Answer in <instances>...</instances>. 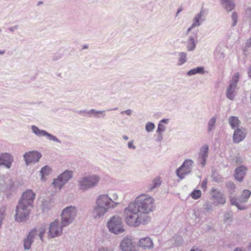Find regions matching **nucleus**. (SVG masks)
<instances>
[{
  "label": "nucleus",
  "instance_id": "obj_1",
  "mask_svg": "<svg viewBox=\"0 0 251 251\" xmlns=\"http://www.w3.org/2000/svg\"><path fill=\"white\" fill-rule=\"evenodd\" d=\"M154 208L153 199L147 194H141L125 209V222L128 226L134 227L147 224L150 221L148 214Z\"/></svg>",
  "mask_w": 251,
  "mask_h": 251
},
{
  "label": "nucleus",
  "instance_id": "obj_2",
  "mask_svg": "<svg viewBox=\"0 0 251 251\" xmlns=\"http://www.w3.org/2000/svg\"><path fill=\"white\" fill-rule=\"evenodd\" d=\"M35 198V193L30 189H27L23 193L16 208V221L20 223L28 220L31 208L33 207Z\"/></svg>",
  "mask_w": 251,
  "mask_h": 251
},
{
  "label": "nucleus",
  "instance_id": "obj_3",
  "mask_svg": "<svg viewBox=\"0 0 251 251\" xmlns=\"http://www.w3.org/2000/svg\"><path fill=\"white\" fill-rule=\"evenodd\" d=\"M96 206L93 208L92 215L95 219L103 216L109 209L116 207L119 202L113 201L107 194L100 195L96 201Z\"/></svg>",
  "mask_w": 251,
  "mask_h": 251
},
{
  "label": "nucleus",
  "instance_id": "obj_4",
  "mask_svg": "<svg viewBox=\"0 0 251 251\" xmlns=\"http://www.w3.org/2000/svg\"><path fill=\"white\" fill-rule=\"evenodd\" d=\"M99 180L100 177L96 175L82 177L78 180V189L82 192H85L96 187Z\"/></svg>",
  "mask_w": 251,
  "mask_h": 251
},
{
  "label": "nucleus",
  "instance_id": "obj_5",
  "mask_svg": "<svg viewBox=\"0 0 251 251\" xmlns=\"http://www.w3.org/2000/svg\"><path fill=\"white\" fill-rule=\"evenodd\" d=\"M77 215V209L73 206L64 208L61 213V222L62 226H67L75 220Z\"/></svg>",
  "mask_w": 251,
  "mask_h": 251
},
{
  "label": "nucleus",
  "instance_id": "obj_6",
  "mask_svg": "<svg viewBox=\"0 0 251 251\" xmlns=\"http://www.w3.org/2000/svg\"><path fill=\"white\" fill-rule=\"evenodd\" d=\"M109 231L115 234H119L125 231L122 219L119 216L110 218L107 223Z\"/></svg>",
  "mask_w": 251,
  "mask_h": 251
},
{
  "label": "nucleus",
  "instance_id": "obj_7",
  "mask_svg": "<svg viewBox=\"0 0 251 251\" xmlns=\"http://www.w3.org/2000/svg\"><path fill=\"white\" fill-rule=\"evenodd\" d=\"M73 176V171L68 170H65L62 174L59 175L56 178L53 179L52 184L54 188L60 190Z\"/></svg>",
  "mask_w": 251,
  "mask_h": 251
},
{
  "label": "nucleus",
  "instance_id": "obj_8",
  "mask_svg": "<svg viewBox=\"0 0 251 251\" xmlns=\"http://www.w3.org/2000/svg\"><path fill=\"white\" fill-rule=\"evenodd\" d=\"M239 80V74L236 73L232 76L229 82V85L226 90V96L230 100H234L236 94L235 90L237 88V85Z\"/></svg>",
  "mask_w": 251,
  "mask_h": 251
},
{
  "label": "nucleus",
  "instance_id": "obj_9",
  "mask_svg": "<svg viewBox=\"0 0 251 251\" xmlns=\"http://www.w3.org/2000/svg\"><path fill=\"white\" fill-rule=\"evenodd\" d=\"M193 161L191 159H186L182 164L176 170L177 176L181 179L191 173Z\"/></svg>",
  "mask_w": 251,
  "mask_h": 251
},
{
  "label": "nucleus",
  "instance_id": "obj_10",
  "mask_svg": "<svg viewBox=\"0 0 251 251\" xmlns=\"http://www.w3.org/2000/svg\"><path fill=\"white\" fill-rule=\"evenodd\" d=\"M65 226H62V222L60 224L58 220L56 219L50 225L48 232L49 236L53 238L60 236L62 233L63 228Z\"/></svg>",
  "mask_w": 251,
  "mask_h": 251
},
{
  "label": "nucleus",
  "instance_id": "obj_11",
  "mask_svg": "<svg viewBox=\"0 0 251 251\" xmlns=\"http://www.w3.org/2000/svg\"><path fill=\"white\" fill-rule=\"evenodd\" d=\"M32 132L38 137H47V138L50 141H53L58 143H61V141L55 136L48 132L47 131L43 129H40L37 126L33 125L31 126Z\"/></svg>",
  "mask_w": 251,
  "mask_h": 251
},
{
  "label": "nucleus",
  "instance_id": "obj_12",
  "mask_svg": "<svg viewBox=\"0 0 251 251\" xmlns=\"http://www.w3.org/2000/svg\"><path fill=\"white\" fill-rule=\"evenodd\" d=\"M204 10L202 8L201 11L196 14L193 20V24L187 30V34H188L194 28L200 26L205 20L204 16Z\"/></svg>",
  "mask_w": 251,
  "mask_h": 251
},
{
  "label": "nucleus",
  "instance_id": "obj_13",
  "mask_svg": "<svg viewBox=\"0 0 251 251\" xmlns=\"http://www.w3.org/2000/svg\"><path fill=\"white\" fill-rule=\"evenodd\" d=\"M41 154L36 151L26 152L24 155V158L26 165L38 162L41 157Z\"/></svg>",
  "mask_w": 251,
  "mask_h": 251
},
{
  "label": "nucleus",
  "instance_id": "obj_14",
  "mask_svg": "<svg viewBox=\"0 0 251 251\" xmlns=\"http://www.w3.org/2000/svg\"><path fill=\"white\" fill-rule=\"evenodd\" d=\"M198 37V30H194L192 33H190L186 42V48L188 51H192L195 50Z\"/></svg>",
  "mask_w": 251,
  "mask_h": 251
},
{
  "label": "nucleus",
  "instance_id": "obj_15",
  "mask_svg": "<svg viewBox=\"0 0 251 251\" xmlns=\"http://www.w3.org/2000/svg\"><path fill=\"white\" fill-rule=\"evenodd\" d=\"M209 151V147L207 145H205L200 149L198 154V162L201 165L202 167H204L206 165V161L208 157Z\"/></svg>",
  "mask_w": 251,
  "mask_h": 251
},
{
  "label": "nucleus",
  "instance_id": "obj_16",
  "mask_svg": "<svg viewBox=\"0 0 251 251\" xmlns=\"http://www.w3.org/2000/svg\"><path fill=\"white\" fill-rule=\"evenodd\" d=\"M13 161V157L10 153L5 152L0 154V166H4L9 169L11 167Z\"/></svg>",
  "mask_w": 251,
  "mask_h": 251
},
{
  "label": "nucleus",
  "instance_id": "obj_17",
  "mask_svg": "<svg viewBox=\"0 0 251 251\" xmlns=\"http://www.w3.org/2000/svg\"><path fill=\"white\" fill-rule=\"evenodd\" d=\"M36 235L35 229H32L24 239V248L25 250H29L33 242L34 238Z\"/></svg>",
  "mask_w": 251,
  "mask_h": 251
},
{
  "label": "nucleus",
  "instance_id": "obj_18",
  "mask_svg": "<svg viewBox=\"0 0 251 251\" xmlns=\"http://www.w3.org/2000/svg\"><path fill=\"white\" fill-rule=\"evenodd\" d=\"M211 195L218 204L224 205L226 203L225 197L219 189L212 188L211 190Z\"/></svg>",
  "mask_w": 251,
  "mask_h": 251
},
{
  "label": "nucleus",
  "instance_id": "obj_19",
  "mask_svg": "<svg viewBox=\"0 0 251 251\" xmlns=\"http://www.w3.org/2000/svg\"><path fill=\"white\" fill-rule=\"evenodd\" d=\"M122 251H135L134 246L130 239L125 238L120 244Z\"/></svg>",
  "mask_w": 251,
  "mask_h": 251
},
{
  "label": "nucleus",
  "instance_id": "obj_20",
  "mask_svg": "<svg viewBox=\"0 0 251 251\" xmlns=\"http://www.w3.org/2000/svg\"><path fill=\"white\" fill-rule=\"evenodd\" d=\"M246 136V133L241 128H237L235 129L233 135V141L234 143H239L243 141Z\"/></svg>",
  "mask_w": 251,
  "mask_h": 251
},
{
  "label": "nucleus",
  "instance_id": "obj_21",
  "mask_svg": "<svg viewBox=\"0 0 251 251\" xmlns=\"http://www.w3.org/2000/svg\"><path fill=\"white\" fill-rule=\"evenodd\" d=\"M247 168L244 166H240L235 170L234 176L235 179L241 182L243 180L246 174Z\"/></svg>",
  "mask_w": 251,
  "mask_h": 251
},
{
  "label": "nucleus",
  "instance_id": "obj_22",
  "mask_svg": "<svg viewBox=\"0 0 251 251\" xmlns=\"http://www.w3.org/2000/svg\"><path fill=\"white\" fill-rule=\"evenodd\" d=\"M139 245L145 250L151 249L153 247L152 240L148 237L140 239L139 241Z\"/></svg>",
  "mask_w": 251,
  "mask_h": 251
},
{
  "label": "nucleus",
  "instance_id": "obj_23",
  "mask_svg": "<svg viewBox=\"0 0 251 251\" xmlns=\"http://www.w3.org/2000/svg\"><path fill=\"white\" fill-rule=\"evenodd\" d=\"M222 6L228 12L233 10L235 7V3L232 0H221Z\"/></svg>",
  "mask_w": 251,
  "mask_h": 251
},
{
  "label": "nucleus",
  "instance_id": "obj_24",
  "mask_svg": "<svg viewBox=\"0 0 251 251\" xmlns=\"http://www.w3.org/2000/svg\"><path fill=\"white\" fill-rule=\"evenodd\" d=\"M105 110H97L95 109H92L88 110L87 116L88 117H93L96 118H100L99 115L101 114L102 115V117H104L105 116Z\"/></svg>",
  "mask_w": 251,
  "mask_h": 251
},
{
  "label": "nucleus",
  "instance_id": "obj_25",
  "mask_svg": "<svg viewBox=\"0 0 251 251\" xmlns=\"http://www.w3.org/2000/svg\"><path fill=\"white\" fill-rule=\"evenodd\" d=\"M205 73L204 68L203 67L200 66L195 68L191 69L187 72V75L191 76L196 74L203 75Z\"/></svg>",
  "mask_w": 251,
  "mask_h": 251
},
{
  "label": "nucleus",
  "instance_id": "obj_26",
  "mask_svg": "<svg viewBox=\"0 0 251 251\" xmlns=\"http://www.w3.org/2000/svg\"><path fill=\"white\" fill-rule=\"evenodd\" d=\"M251 195V192L249 190L245 189L243 190L241 196L237 200L240 202H246Z\"/></svg>",
  "mask_w": 251,
  "mask_h": 251
},
{
  "label": "nucleus",
  "instance_id": "obj_27",
  "mask_svg": "<svg viewBox=\"0 0 251 251\" xmlns=\"http://www.w3.org/2000/svg\"><path fill=\"white\" fill-rule=\"evenodd\" d=\"M161 183L160 177H156L153 179L148 186V191H151L155 188L159 187Z\"/></svg>",
  "mask_w": 251,
  "mask_h": 251
},
{
  "label": "nucleus",
  "instance_id": "obj_28",
  "mask_svg": "<svg viewBox=\"0 0 251 251\" xmlns=\"http://www.w3.org/2000/svg\"><path fill=\"white\" fill-rule=\"evenodd\" d=\"M229 124L232 129L238 127L240 124L238 118L236 116H230L228 118Z\"/></svg>",
  "mask_w": 251,
  "mask_h": 251
},
{
  "label": "nucleus",
  "instance_id": "obj_29",
  "mask_svg": "<svg viewBox=\"0 0 251 251\" xmlns=\"http://www.w3.org/2000/svg\"><path fill=\"white\" fill-rule=\"evenodd\" d=\"M187 54L185 52H180L178 53L177 66H182L187 61Z\"/></svg>",
  "mask_w": 251,
  "mask_h": 251
},
{
  "label": "nucleus",
  "instance_id": "obj_30",
  "mask_svg": "<svg viewBox=\"0 0 251 251\" xmlns=\"http://www.w3.org/2000/svg\"><path fill=\"white\" fill-rule=\"evenodd\" d=\"M217 119L216 116L212 117L208 122L207 123V132H210L215 128L216 122Z\"/></svg>",
  "mask_w": 251,
  "mask_h": 251
},
{
  "label": "nucleus",
  "instance_id": "obj_31",
  "mask_svg": "<svg viewBox=\"0 0 251 251\" xmlns=\"http://www.w3.org/2000/svg\"><path fill=\"white\" fill-rule=\"evenodd\" d=\"M226 187L230 194L229 197H232V195L234 194L236 190V186L234 183L231 181H227L226 183Z\"/></svg>",
  "mask_w": 251,
  "mask_h": 251
},
{
  "label": "nucleus",
  "instance_id": "obj_32",
  "mask_svg": "<svg viewBox=\"0 0 251 251\" xmlns=\"http://www.w3.org/2000/svg\"><path fill=\"white\" fill-rule=\"evenodd\" d=\"M230 201L231 205L236 206L239 210H243L246 208L245 206L242 205L239 203L240 202L235 197L230 196Z\"/></svg>",
  "mask_w": 251,
  "mask_h": 251
},
{
  "label": "nucleus",
  "instance_id": "obj_33",
  "mask_svg": "<svg viewBox=\"0 0 251 251\" xmlns=\"http://www.w3.org/2000/svg\"><path fill=\"white\" fill-rule=\"evenodd\" d=\"M214 55L215 59L218 60H223L225 57L224 52L220 48L216 49L214 51Z\"/></svg>",
  "mask_w": 251,
  "mask_h": 251
},
{
  "label": "nucleus",
  "instance_id": "obj_34",
  "mask_svg": "<svg viewBox=\"0 0 251 251\" xmlns=\"http://www.w3.org/2000/svg\"><path fill=\"white\" fill-rule=\"evenodd\" d=\"M51 171V168L47 165L42 168L40 172L41 175V179L43 180L44 177L49 175L50 174Z\"/></svg>",
  "mask_w": 251,
  "mask_h": 251
},
{
  "label": "nucleus",
  "instance_id": "obj_35",
  "mask_svg": "<svg viewBox=\"0 0 251 251\" xmlns=\"http://www.w3.org/2000/svg\"><path fill=\"white\" fill-rule=\"evenodd\" d=\"M203 209L206 212H210L212 211L213 206L212 204L209 202V201H206L202 206Z\"/></svg>",
  "mask_w": 251,
  "mask_h": 251
},
{
  "label": "nucleus",
  "instance_id": "obj_36",
  "mask_svg": "<svg viewBox=\"0 0 251 251\" xmlns=\"http://www.w3.org/2000/svg\"><path fill=\"white\" fill-rule=\"evenodd\" d=\"M201 195V192L200 190H194L191 193V196L193 199L197 200L199 199Z\"/></svg>",
  "mask_w": 251,
  "mask_h": 251
},
{
  "label": "nucleus",
  "instance_id": "obj_37",
  "mask_svg": "<svg viewBox=\"0 0 251 251\" xmlns=\"http://www.w3.org/2000/svg\"><path fill=\"white\" fill-rule=\"evenodd\" d=\"M155 128V125L152 122H148L145 126L146 130L148 132H152Z\"/></svg>",
  "mask_w": 251,
  "mask_h": 251
},
{
  "label": "nucleus",
  "instance_id": "obj_38",
  "mask_svg": "<svg viewBox=\"0 0 251 251\" xmlns=\"http://www.w3.org/2000/svg\"><path fill=\"white\" fill-rule=\"evenodd\" d=\"M224 220L225 222L230 223L232 221V214L230 212H226L224 216Z\"/></svg>",
  "mask_w": 251,
  "mask_h": 251
},
{
  "label": "nucleus",
  "instance_id": "obj_39",
  "mask_svg": "<svg viewBox=\"0 0 251 251\" xmlns=\"http://www.w3.org/2000/svg\"><path fill=\"white\" fill-rule=\"evenodd\" d=\"M238 15L236 12H233L231 15V20L232 21V26H234L237 23Z\"/></svg>",
  "mask_w": 251,
  "mask_h": 251
},
{
  "label": "nucleus",
  "instance_id": "obj_40",
  "mask_svg": "<svg viewBox=\"0 0 251 251\" xmlns=\"http://www.w3.org/2000/svg\"><path fill=\"white\" fill-rule=\"evenodd\" d=\"M166 130V126L161 123H159L158 124L157 129L156 130V132L157 133L163 134V132H164Z\"/></svg>",
  "mask_w": 251,
  "mask_h": 251
},
{
  "label": "nucleus",
  "instance_id": "obj_41",
  "mask_svg": "<svg viewBox=\"0 0 251 251\" xmlns=\"http://www.w3.org/2000/svg\"><path fill=\"white\" fill-rule=\"evenodd\" d=\"M213 180L217 182H220L221 181V178L219 175L213 174L212 176Z\"/></svg>",
  "mask_w": 251,
  "mask_h": 251
},
{
  "label": "nucleus",
  "instance_id": "obj_42",
  "mask_svg": "<svg viewBox=\"0 0 251 251\" xmlns=\"http://www.w3.org/2000/svg\"><path fill=\"white\" fill-rule=\"evenodd\" d=\"M133 141L128 142L127 143V146L129 149L135 150L136 149V147L133 145Z\"/></svg>",
  "mask_w": 251,
  "mask_h": 251
},
{
  "label": "nucleus",
  "instance_id": "obj_43",
  "mask_svg": "<svg viewBox=\"0 0 251 251\" xmlns=\"http://www.w3.org/2000/svg\"><path fill=\"white\" fill-rule=\"evenodd\" d=\"M76 112L79 114H81V115L84 114V116H86V115L87 116L88 110H79V111H77Z\"/></svg>",
  "mask_w": 251,
  "mask_h": 251
},
{
  "label": "nucleus",
  "instance_id": "obj_44",
  "mask_svg": "<svg viewBox=\"0 0 251 251\" xmlns=\"http://www.w3.org/2000/svg\"><path fill=\"white\" fill-rule=\"evenodd\" d=\"M246 14L248 17L251 19V6L246 9Z\"/></svg>",
  "mask_w": 251,
  "mask_h": 251
},
{
  "label": "nucleus",
  "instance_id": "obj_45",
  "mask_svg": "<svg viewBox=\"0 0 251 251\" xmlns=\"http://www.w3.org/2000/svg\"><path fill=\"white\" fill-rule=\"evenodd\" d=\"M126 114V115L130 116L132 113V111L131 109H128L126 111H123L121 112V114Z\"/></svg>",
  "mask_w": 251,
  "mask_h": 251
},
{
  "label": "nucleus",
  "instance_id": "obj_46",
  "mask_svg": "<svg viewBox=\"0 0 251 251\" xmlns=\"http://www.w3.org/2000/svg\"><path fill=\"white\" fill-rule=\"evenodd\" d=\"M19 25H15L13 26L10 27L8 29L12 33H13L15 30H16L18 28Z\"/></svg>",
  "mask_w": 251,
  "mask_h": 251
},
{
  "label": "nucleus",
  "instance_id": "obj_47",
  "mask_svg": "<svg viewBox=\"0 0 251 251\" xmlns=\"http://www.w3.org/2000/svg\"><path fill=\"white\" fill-rule=\"evenodd\" d=\"M45 233V230H42L40 231V232L39 234V237L40 239H41V240H42V241H43V236H44Z\"/></svg>",
  "mask_w": 251,
  "mask_h": 251
},
{
  "label": "nucleus",
  "instance_id": "obj_48",
  "mask_svg": "<svg viewBox=\"0 0 251 251\" xmlns=\"http://www.w3.org/2000/svg\"><path fill=\"white\" fill-rule=\"evenodd\" d=\"M246 47L247 48L251 47V37L247 41L246 43Z\"/></svg>",
  "mask_w": 251,
  "mask_h": 251
},
{
  "label": "nucleus",
  "instance_id": "obj_49",
  "mask_svg": "<svg viewBox=\"0 0 251 251\" xmlns=\"http://www.w3.org/2000/svg\"><path fill=\"white\" fill-rule=\"evenodd\" d=\"M206 185H207V180L206 179L203 180L202 181V183L201 184V187L202 189H205L206 187Z\"/></svg>",
  "mask_w": 251,
  "mask_h": 251
},
{
  "label": "nucleus",
  "instance_id": "obj_50",
  "mask_svg": "<svg viewBox=\"0 0 251 251\" xmlns=\"http://www.w3.org/2000/svg\"><path fill=\"white\" fill-rule=\"evenodd\" d=\"M99 251H113V250L110 248L102 247L99 249Z\"/></svg>",
  "mask_w": 251,
  "mask_h": 251
},
{
  "label": "nucleus",
  "instance_id": "obj_51",
  "mask_svg": "<svg viewBox=\"0 0 251 251\" xmlns=\"http://www.w3.org/2000/svg\"><path fill=\"white\" fill-rule=\"evenodd\" d=\"M233 251H247L243 247H237L234 249Z\"/></svg>",
  "mask_w": 251,
  "mask_h": 251
},
{
  "label": "nucleus",
  "instance_id": "obj_52",
  "mask_svg": "<svg viewBox=\"0 0 251 251\" xmlns=\"http://www.w3.org/2000/svg\"><path fill=\"white\" fill-rule=\"evenodd\" d=\"M169 119H163L159 122V123H161L162 124H167L169 123Z\"/></svg>",
  "mask_w": 251,
  "mask_h": 251
},
{
  "label": "nucleus",
  "instance_id": "obj_53",
  "mask_svg": "<svg viewBox=\"0 0 251 251\" xmlns=\"http://www.w3.org/2000/svg\"><path fill=\"white\" fill-rule=\"evenodd\" d=\"M158 137L156 139V141L158 142L161 141L163 139V134L158 133Z\"/></svg>",
  "mask_w": 251,
  "mask_h": 251
},
{
  "label": "nucleus",
  "instance_id": "obj_54",
  "mask_svg": "<svg viewBox=\"0 0 251 251\" xmlns=\"http://www.w3.org/2000/svg\"><path fill=\"white\" fill-rule=\"evenodd\" d=\"M118 198V196L117 195V193H114L112 195V199H113V201H116Z\"/></svg>",
  "mask_w": 251,
  "mask_h": 251
},
{
  "label": "nucleus",
  "instance_id": "obj_55",
  "mask_svg": "<svg viewBox=\"0 0 251 251\" xmlns=\"http://www.w3.org/2000/svg\"><path fill=\"white\" fill-rule=\"evenodd\" d=\"M248 74L249 77L251 78V66L248 68Z\"/></svg>",
  "mask_w": 251,
  "mask_h": 251
},
{
  "label": "nucleus",
  "instance_id": "obj_56",
  "mask_svg": "<svg viewBox=\"0 0 251 251\" xmlns=\"http://www.w3.org/2000/svg\"><path fill=\"white\" fill-rule=\"evenodd\" d=\"M182 11V8H179L178 9H177V11L176 12V17H177L178 15V14L181 12Z\"/></svg>",
  "mask_w": 251,
  "mask_h": 251
},
{
  "label": "nucleus",
  "instance_id": "obj_57",
  "mask_svg": "<svg viewBox=\"0 0 251 251\" xmlns=\"http://www.w3.org/2000/svg\"><path fill=\"white\" fill-rule=\"evenodd\" d=\"M247 249L249 251H251V242L249 244Z\"/></svg>",
  "mask_w": 251,
  "mask_h": 251
},
{
  "label": "nucleus",
  "instance_id": "obj_58",
  "mask_svg": "<svg viewBox=\"0 0 251 251\" xmlns=\"http://www.w3.org/2000/svg\"><path fill=\"white\" fill-rule=\"evenodd\" d=\"M123 138L125 140H127L128 139V137L126 135H123Z\"/></svg>",
  "mask_w": 251,
  "mask_h": 251
},
{
  "label": "nucleus",
  "instance_id": "obj_59",
  "mask_svg": "<svg viewBox=\"0 0 251 251\" xmlns=\"http://www.w3.org/2000/svg\"><path fill=\"white\" fill-rule=\"evenodd\" d=\"M88 48V45H84L83 46V48H82V49L83 50H84V49H87Z\"/></svg>",
  "mask_w": 251,
  "mask_h": 251
},
{
  "label": "nucleus",
  "instance_id": "obj_60",
  "mask_svg": "<svg viewBox=\"0 0 251 251\" xmlns=\"http://www.w3.org/2000/svg\"><path fill=\"white\" fill-rule=\"evenodd\" d=\"M5 52V50H0V55H2V54H4Z\"/></svg>",
  "mask_w": 251,
  "mask_h": 251
},
{
  "label": "nucleus",
  "instance_id": "obj_61",
  "mask_svg": "<svg viewBox=\"0 0 251 251\" xmlns=\"http://www.w3.org/2000/svg\"><path fill=\"white\" fill-rule=\"evenodd\" d=\"M117 109H118V107H115L114 108L108 109V110H107V111H112V110H116Z\"/></svg>",
  "mask_w": 251,
  "mask_h": 251
},
{
  "label": "nucleus",
  "instance_id": "obj_62",
  "mask_svg": "<svg viewBox=\"0 0 251 251\" xmlns=\"http://www.w3.org/2000/svg\"><path fill=\"white\" fill-rule=\"evenodd\" d=\"M43 3V2L42 1H39L37 3V6H39L41 4H42Z\"/></svg>",
  "mask_w": 251,
  "mask_h": 251
},
{
  "label": "nucleus",
  "instance_id": "obj_63",
  "mask_svg": "<svg viewBox=\"0 0 251 251\" xmlns=\"http://www.w3.org/2000/svg\"><path fill=\"white\" fill-rule=\"evenodd\" d=\"M190 251H201V250H199L198 249H192Z\"/></svg>",
  "mask_w": 251,
  "mask_h": 251
},
{
  "label": "nucleus",
  "instance_id": "obj_64",
  "mask_svg": "<svg viewBox=\"0 0 251 251\" xmlns=\"http://www.w3.org/2000/svg\"><path fill=\"white\" fill-rule=\"evenodd\" d=\"M1 32V28H0V32Z\"/></svg>",
  "mask_w": 251,
  "mask_h": 251
}]
</instances>
